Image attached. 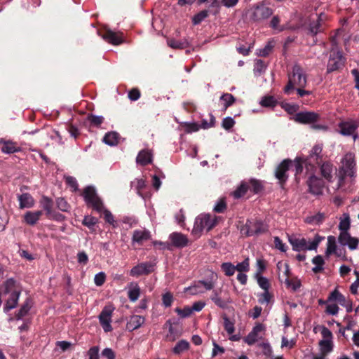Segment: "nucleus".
Listing matches in <instances>:
<instances>
[{"label":"nucleus","instance_id":"obj_6","mask_svg":"<svg viewBox=\"0 0 359 359\" xmlns=\"http://www.w3.org/2000/svg\"><path fill=\"white\" fill-rule=\"evenodd\" d=\"M323 145L320 144L314 145L305 159L306 169H309V166H311V169H313L315 168V165H320L323 162Z\"/></svg>","mask_w":359,"mask_h":359},{"label":"nucleus","instance_id":"obj_3","mask_svg":"<svg viewBox=\"0 0 359 359\" xmlns=\"http://www.w3.org/2000/svg\"><path fill=\"white\" fill-rule=\"evenodd\" d=\"M323 238L319 235H316L313 241L308 245L307 241L305 238H299L295 236H290L288 241L292 247V250L294 251L302 250H316Z\"/></svg>","mask_w":359,"mask_h":359},{"label":"nucleus","instance_id":"obj_63","mask_svg":"<svg viewBox=\"0 0 359 359\" xmlns=\"http://www.w3.org/2000/svg\"><path fill=\"white\" fill-rule=\"evenodd\" d=\"M266 66L264 62L262 60H257L255 64V72H258L259 74L265 71Z\"/></svg>","mask_w":359,"mask_h":359},{"label":"nucleus","instance_id":"obj_31","mask_svg":"<svg viewBox=\"0 0 359 359\" xmlns=\"http://www.w3.org/2000/svg\"><path fill=\"white\" fill-rule=\"evenodd\" d=\"M211 300L219 308L222 309H226L227 307L228 304L231 302V300L230 298H228L227 299H222L217 292V291L214 290L212 292V294L210 297Z\"/></svg>","mask_w":359,"mask_h":359},{"label":"nucleus","instance_id":"obj_40","mask_svg":"<svg viewBox=\"0 0 359 359\" xmlns=\"http://www.w3.org/2000/svg\"><path fill=\"white\" fill-rule=\"evenodd\" d=\"M319 345L320 346L321 353L325 355L330 353L333 349L332 342L330 339H323L320 341Z\"/></svg>","mask_w":359,"mask_h":359},{"label":"nucleus","instance_id":"obj_47","mask_svg":"<svg viewBox=\"0 0 359 359\" xmlns=\"http://www.w3.org/2000/svg\"><path fill=\"white\" fill-rule=\"evenodd\" d=\"M235 270L239 273H245L250 270V259L248 257L245 258L242 262L238 263L234 265Z\"/></svg>","mask_w":359,"mask_h":359},{"label":"nucleus","instance_id":"obj_24","mask_svg":"<svg viewBox=\"0 0 359 359\" xmlns=\"http://www.w3.org/2000/svg\"><path fill=\"white\" fill-rule=\"evenodd\" d=\"M320 165V173L322 176L328 182L332 180V172L334 170L333 165L330 162H322Z\"/></svg>","mask_w":359,"mask_h":359},{"label":"nucleus","instance_id":"obj_16","mask_svg":"<svg viewBox=\"0 0 359 359\" xmlns=\"http://www.w3.org/2000/svg\"><path fill=\"white\" fill-rule=\"evenodd\" d=\"M169 239L171 241L172 245L178 248L186 247L189 243L187 236L180 232H173L170 234Z\"/></svg>","mask_w":359,"mask_h":359},{"label":"nucleus","instance_id":"obj_35","mask_svg":"<svg viewBox=\"0 0 359 359\" xmlns=\"http://www.w3.org/2000/svg\"><path fill=\"white\" fill-rule=\"evenodd\" d=\"M32 307V300L29 298H27L25 302L22 305L20 310L18 311V313L15 315L16 319L20 320L25 316L27 314L29 311L30 310Z\"/></svg>","mask_w":359,"mask_h":359},{"label":"nucleus","instance_id":"obj_34","mask_svg":"<svg viewBox=\"0 0 359 359\" xmlns=\"http://www.w3.org/2000/svg\"><path fill=\"white\" fill-rule=\"evenodd\" d=\"M248 190H249V184L247 183V181H242L241 184L232 193V196L235 198H241L245 195Z\"/></svg>","mask_w":359,"mask_h":359},{"label":"nucleus","instance_id":"obj_30","mask_svg":"<svg viewBox=\"0 0 359 359\" xmlns=\"http://www.w3.org/2000/svg\"><path fill=\"white\" fill-rule=\"evenodd\" d=\"M20 151V147L15 142L11 141L4 142L1 147V151L5 154H13Z\"/></svg>","mask_w":359,"mask_h":359},{"label":"nucleus","instance_id":"obj_22","mask_svg":"<svg viewBox=\"0 0 359 359\" xmlns=\"http://www.w3.org/2000/svg\"><path fill=\"white\" fill-rule=\"evenodd\" d=\"M338 126L339 133L346 136L353 135L358 127L353 121L341 122Z\"/></svg>","mask_w":359,"mask_h":359},{"label":"nucleus","instance_id":"obj_33","mask_svg":"<svg viewBox=\"0 0 359 359\" xmlns=\"http://www.w3.org/2000/svg\"><path fill=\"white\" fill-rule=\"evenodd\" d=\"M325 219V215L322 212H318L316 215L308 216L305 218V222L310 224L319 225L322 224Z\"/></svg>","mask_w":359,"mask_h":359},{"label":"nucleus","instance_id":"obj_54","mask_svg":"<svg viewBox=\"0 0 359 359\" xmlns=\"http://www.w3.org/2000/svg\"><path fill=\"white\" fill-rule=\"evenodd\" d=\"M56 205L59 210L63 212H67L69 210V205L64 198H57Z\"/></svg>","mask_w":359,"mask_h":359},{"label":"nucleus","instance_id":"obj_26","mask_svg":"<svg viewBox=\"0 0 359 359\" xmlns=\"http://www.w3.org/2000/svg\"><path fill=\"white\" fill-rule=\"evenodd\" d=\"M286 288L292 292H297L302 287V282L297 277L286 278L284 280Z\"/></svg>","mask_w":359,"mask_h":359},{"label":"nucleus","instance_id":"obj_23","mask_svg":"<svg viewBox=\"0 0 359 359\" xmlns=\"http://www.w3.org/2000/svg\"><path fill=\"white\" fill-rule=\"evenodd\" d=\"M144 321L145 319L143 316L138 315L132 316L126 324V329L129 331H133L140 327Z\"/></svg>","mask_w":359,"mask_h":359},{"label":"nucleus","instance_id":"obj_5","mask_svg":"<svg viewBox=\"0 0 359 359\" xmlns=\"http://www.w3.org/2000/svg\"><path fill=\"white\" fill-rule=\"evenodd\" d=\"M241 231L247 236H258L268 231V226L261 221H248Z\"/></svg>","mask_w":359,"mask_h":359},{"label":"nucleus","instance_id":"obj_25","mask_svg":"<svg viewBox=\"0 0 359 359\" xmlns=\"http://www.w3.org/2000/svg\"><path fill=\"white\" fill-rule=\"evenodd\" d=\"M20 295V291H13L8 299L6 301L5 306L4 307V310L5 312H8L10 310L16 307L19 297Z\"/></svg>","mask_w":359,"mask_h":359},{"label":"nucleus","instance_id":"obj_44","mask_svg":"<svg viewBox=\"0 0 359 359\" xmlns=\"http://www.w3.org/2000/svg\"><path fill=\"white\" fill-rule=\"evenodd\" d=\"M343 216L344 218L341 219L339 224V229L341 231V232H348V230L351 226L350 217L347 213H344Z\"/></svg>","mask_w":359,"mask_h":359},{"label":"nucleus","instance_id":"obj_41","mask_svg":"<svg viewBox=\"0 0 359 359\" xmlns=\"http://www.w3.org/2000/svg\"><path fill=\"white\" fill-rule=\"evenodd\" d=\"M220 100L223 102V109L225 111L236 102V98L230 93H224L220 97Z\"/></svg>","mask_w":359,"mask_h":359},{"label":"nucleus","instance_id":"obj_56","mask_svg":"<svg viewBox=\"0 0 359 359\" xmlns=\"http://www.w3.org/2000/svg\"><path fill=\"white\" fill-rule=\"evenodd\" d=\"M276 104V101L272 96L264 97L260 101V104L266 107H274Z\"/></svg>","mask_w":359,"mask_h":359},{"label":"nucleus","instance_id":"obj_61","mask_svg":"<svg viewBox=\"0 0 359 359\" xmlns=\"http://www.w3.org/2000/svg\"><path fill=\"white\" fill-rule=\"evenodd\" d=\"M271 298L272 295L269 293V290H266L259 295V302L262 304H268Z\"/></svg>","mask_w":359,"mask_h":359},{"label":"nucleus","instance_id":"obj_10","mask_svg":"<svg viewBox=\"0 0 359 359\" xmlns=\"http://www.w3.org/2000/svg\"><path fill=\"white\" fill-rule=\"evenodd\" d=\"M344 65V57L341 52L337 51L330 54L327 67V72L330 73L338 70Z\"/></svg>","mask_w":359,"mask_h":359},{"label":"nucleus","instance_id":"obj_28","mask_svg":"<svg viewBox=\"0 0 359 359\" xmlns=\"http://www.w3.org/2000/svg\"><path fill=\"white\" fill-rule=\"evenodd\" d=\"M42 215V211H28L25 214L24 219L25 222L29 225H34L39 220L41 216Z\"/></svg>","mask_w":359,"mask_h":359},{"label":"nucleus","instance_id":"obj_43","mask_svg":"<svg viewBox=\"0 0 359 359\" xmlns=\"http://www.w3.org/2000/svg\"><path fill=\"white\" fill-rule=\"evenodd\" d=\"M222 319L224 320V330L229 334H232L235 332L234 321L231 320L226 314L222 315Z\"/></svg>","mask_w":359,"mask_h":359},{"label":"nucleus","instance_id":"obj_45","mask_svg":"<svg viewBox=\"0 0 359 359\" xmlns=\"http://www.w3.org/2000/svg\"><path fill=\"white\" fill-rule=\"evenodd\" d=\"M336 250L337 245L335 237L333 236H330L327 238V246L325 251V254L327 256H329L331 254L336 252Z\"/></svg>","mask_w":359,"mask_h":359},{"label":"nucleus","instance_id":"obj_58","mask_svg":"<svg viewBox=\"0 0 359 359\" xmlns=\"http://www.w3.org/2000/svg\"><path fill=\"white\" fill-rule=\"evenodd\" d=\"M175 311L182 318L189 317L193 312V309H191V307L189 306H186L184 309L176 308Z\"/></svg>","mask_w":359,"mask_h":359},{"label":"nucleus","instance_id":"obj_27","mask_svg":"<svg viewBox=\"0 0 359 359\" xmlns=\"http://www.w3.org/2000/svg\"><path fill=\"white\" fill-rule=\"evenodd\" d=\"M247 183L249 184V189L255 194H258L264 190V182L259 180L251 178Z\"/></svg>","mask_w":359,"mask_h":359},{"label":"nucleus","instance_id":"obj_29","mask_svg":"<svg viewBox=\"0 0 359 359\" xmlns=\"http://www.w3.org/2000/svg\"><path fill=\"white\" fill-rule=\"evenodd\" d=\"M18 200L20 202V208L22 209L25 208H32L34 203L33 197L28 193L20 195L18 196Z\"/></svg>","mask_w":359,"mask_h":359},{"label":"nucleus","instance_id":"obj_39","mask_svg":"<svg viewBox=\"0 0 359 359\" xmlns=\"http://www.w3.org/2000/svg\"><path fill=\"white\" fill-rule=\"evenodd\" d=\"M166 325H169V329L165 339L168 341H175L180 336V333L173 327L170 320H168Z\"/></svg>","mask_w":359,"mask_h":359},{"label":"nucleus","instance_id":"obj_64","mask_svg":"<svg viewBox=\"0 0 359 359\" xmlns=\"http://www.w3.org/2000/svg\"><path fill=\"white\" fill-rule=\"evenodd\" d=\"M88 359H99L98 346H93L88 351Z\"/></svg>","mask_w":359,"mask_h":359},{"label":"nucleus","instance_id":"obj_13","mask_svg":"<svg viewBox=\"0 0 359 359\" xmlns=\"http://www.w3.org/2000/svg\"><path fill=\"white\" fill-rule=\"evenodd\" d=\"M154 265L150 262H142L131 269L130 275L133 277L148 275L154 271Z\"/></svg>","mask_w":359,"mask_h":359},{"label":"nucleus","instance_id":"obj_2","mask_svg":"<svg viewBox=\"0 0 359 359\" xmlns=\"http://www.w3.org/2000/svg\"><path fill=\"white\" fill-rule=\"evenodd\" d=\"M82 196L88 207L92 208L97 212H102L104 209L103 203L98 196L96 190L92 186L86 187L83 191Z\"/></svg>","mask_w":359,"mask_h":359},{"label":"nucleus","instance_id":"obj_9","mask_svg":"<svg viewBox=\"0 0 359 359\" xmlns=\"http://www.w3.org/2000/svg\"><path fill=\"white\" fill-rule=\"evenodd\" d=\"M341 163L342 165L340 172H343L344 177H353L355 172V161L354 154L352 153L346 154L341 161Z\"/></svg>","mask_w":359,"mask_h":359},{"label":"nucleus","instance_id":"obj_62","mask_svg":"<svg viewBox=\"0 0 359 359\" xmlns=\"http://www.w3.org/2000/svg\"><path fill=\"white\" fill-rule=\"evenodd\" d=\"M234 125H235V121L233 120V118L229 117V116L224 118L223 119L222 123V126L225 130H227L232 128Z\"/></svg>","mask_w":359,"mask_h":359},{"label":"nucleus","instance_id":"obj_42","mask_svg":"<svg viewBox=\"0 0 359 359\" xmlns=\"http://www.w3.org/2000/svg\"><path fill=\"white\" fill-rule=\"evenodd\" d=\"M312 262L313 264L316 265V266L312 269V271L315 273L321 272L323 270V265L325 264V262L321 255H317L314 257L312 259Z\"/></svg>","mask_w":359,"mask_h":359},{"label":"nucleus","instance_id":"obj_20","mask_svg":"<svg viewBox=\"0 0 359 359\" xmlns=\"http://www.w3.org/2000/svg\"><path fill=\"white\" fill-rule=\"evenodd\" d=\"M151 238L150 232L146 229H137L133 231L132 243L142 245L144 242Z\"/></svg>","mask_w":359,"mask_h":359},{"label":"nucleus","instance_id":"obj_14","mask_svg":"<svg viewBox=\"0 0 359 359\" xmlns=\"http://www.w3.org/2000/svg\"><path fill=\"white\" fill-rule=\"evenodd\" d=\"M339 243L342 245H347L351 250H355L359 244V239L352 237L348 232H340L338 237Z\"/></svg>","mask_w":359,"mask_h":359},{"label":"nucleus","instance_id":"obj_37","mask_svg":"<svg viewBox=\"0 0 359 359\" xmlns=\"http://www.w3.org/2000/svg\"><path fill=\"white\" fill-rule=\"evenodd\" d=\"M168 45L175 49H184L189 47V44L187 40L178 41L175 39H169L167 41Z\"/></svg>","mask_w":359,"mask_h":359},{"label":"nucleus","instance_id":"obj_50","mask_svg":"<svg viewBox=\"0 0 359 359\" xmlns=\"http://www.w3.org/2000/svg\"><path fill=\"white\" fill-rule=\"evenodd\" d=\"M4 293H12L13 291H17L15 289V281L13 278H9L6 280L4 284Z\"/></svg>","mask_w":359,"mask_h":359},{"label":"nucleus","instance_id":"obj_21","mask_svg":"<svg viewBox=\"0 0 359 359\" xmlns=\"http://www.w3.org/2000/svg\"><path fill=\"white\" fill-rule=\"evenodd\" d=\"M153 158V154L151 150L149 149H143L141 150L136 158L137 163L144 166L149 163H151Z\"/></svg>","mask_w":359,"mask_h":359},{"label":"nucleus","instance_id":"obj_46","mask_svg":"<svg viewBox=\"0 0 359 359\" xmlns=\"http://www.w3.org/2000/svg\"><path fill=\"white\" fill-rule=\"evenodd\" d=\"M189 348V343L186 340L179 341L173 348V352L176 354H180L182 352L188 350Z\"/></svg>","mask_w":359,"mask_h":359},{"label":"nucleus","instance_id":"obj_51","mask_svg":"<svg viewBox=\"0 0 359 359\" xmlns=\"http://www.w3.org/2000/svg\"><path fill=\"white\" fill-rule=\"evenodd\" d=\"M97 223V219L90 215L85 216L82 222V224L89 229H93Z\"/></svg>","mask_w":359,"mask_h":359},{"label":"nucleus","instance_id":"obj_17","mask_svg":"<svg viewBox=\"0 0 359 359\" xmlns=\"http://www.w3.org/2000/svg\"><path fill=\"white\" fill-rule=\"evenodd\" d=\"M264 330V326L262 324L259 323L253 327L252 330L245 338V342L250 346L253 345L259 339H262V337H260L259 334Z\"/></svg>","mask_w":359,"mask_h":359},{"label":"nucleus","instance_id":"obj_4","mask_svg":"<svg viewBox=\"0 0 359 359\" xmlns=\"http://www.w3.org/2000/svg\"><path fill=\"white\" fill-rule=\"evenodd\" d=\"M217 224V217L209 214H201L195 220L194 231L201 232L204 229L208 231L213 229Z\"/></svg>","mask_w":359,"mask_h":359},{"label":"nucleus","instance_id":"obj_52","mask_svg":"<svg viewBox=\"0 0 359 359\" xmlns=\"http://www.w3.org/2000/svg\"><path fill=\"white\" fill-rule=\"evenodd\" d=\"M185 292H189L191 295H196L197 294L203 293L204 290L202 289L200 283L198 282L197 283L185 288Z\"/></svg>","mask_w":359,"mask_h":359},{"label":"nucleus","instance_id":"obj_1","mask_svg":"<svg viewBox=\"0 0 359 359\" xmlns=\"http://www.w3.org/2000/svg\"><path fill=\"white\" fill-rule=\"evenodd\" d=\"M306 83V76L303 69L299 65H294L292 73L288 74V83L284 88V93L290 95L295 87L304 88Z\"/></svg>","mask_w":359,"mask_h":359},{"label":"nucleus","instance_id":"obj_11","mask_svg":"<svg viewBox=\"0 0 359 359\" xmlns=\"http://www.w3.org/2000/svg\"><path fill=\"white\" fill-rule=\"evenodd\" d=\"M309 187V191L313 195H320L323 194V189L324 187V181L323 179L318 177L312 174L306 181Z\"/></svg>","mask_w":359,"mask_h":359},{"label":"nucleus","instance_id":"obj_48","mask_svg":"<svg viewBox=\"0 0 359 359\" xmlns=\"http://www.w3.org/2000/svg\"><path fill=\"white\" fill-rule=\"evenodd\" d=\"M221 269L226 276H231L235 273L234 265L231 262H224L221 264Z\"/></svg>","mask_w":359,"mask_h":359},{"label":"nucleus","instance_id":"obj_32","mask_svg":"<svg viewBox=\"0 0 359 359\" xmlns=\"http://www.w3.org/2000/svg\"><path fill=\"white\" fill-rule=\"evenodd\" d=\"M120 135L116 132H109L103 137V142L109 146H115L118 143Z\"/></svg>","mask_w":359,"mask_h":359},{"label":"nucleus","instance_id":"obj_55","mask_svg":"<svg viewBox=\"0 0 359 359\" xmlns=\"http://www.w3.org/2000/svg\"><path fill=\"white\" fill-rule=\"evenodd\" d=\"M305 164V159L302 160V158H296L293 161V165L295 168V175L300 174L303 170V164Z\"/></svg>","mask_w":359,"mask_h":359},{"label":"nucleus","instance_id":"obj_12","mask_svg":"<svg viewBox=\"0 0 359 359\" xmlns=\"http://www.w3.org/2000/svg\"><path fill=\"white\" fill-rule=\"evenodd\" d=\"M273 14L272 10L264 4L255 6L251 13V18L254 21H262L269 18Z\"/></svg>","mask_w":359,"mask_h":359},{"label":"nucleus","instance_id":"obj_57","mask_svg":"<svg viewBox=\"0 0 359 359\" xmlns=\"http://www.w3.org/2000/svg\"><path fill=\"white\" fill-rule=\"evenodd\" d=\"M210 116V121H208L207 120L203 119L201 121V123L200 125V127L203 129H208L209 128L213 127L215 123V118L212 114H209Z\"/></svg>","mask_w":359,"mask_h":359},{"label":"nucleus","instance_id":"obj_19","mask_svg":"<svg viewBox=\"0 0 359 359\" xmlns=\"http://www.w3.org/2000/svg\"><path fill=\"white\" fill-rule=\"evenodd\" d=\"M322 14L316 15L315 18H312V22L309 25L308 34L312 36H316L318 33L323 31L322 28Z\"/></svg>","mask_w":359,"mask_h":359},{"label":"nucleus","instance_id":"obj_7","mask_svg":"<svg viewBox=\"0 0 359 359\" xmlns=\"http://www.w3.org/2000/svg\"><path fill=\"white\" fill-rule=\"evenodd\" d=\"M114 311L113 305H106L100 313L98 318L101 326L105 332H109L112 330L111 325L112 313Z\"/></svg>","mask_w":359,"mask_h":359},{"label":"nucleus","instance_id":"obj_49","mask_svg":"<svg viewBox=\"0 0 359 359\" xmlns=\"http://www.w3.org/2000/svg\"><path fill=\"white\" fill-rule=\"evenodd\" d=\"M104 117L102 116H95L93 114L88 115V121L90 124L95 127H99L104 121Z\"/></svg>","mask_w":359,"mask_h":359},{"label":"nucleus","instance_id":"obj_60","mask_svg":"<svg viewBox=\"0 0 359 359\" xmlns=\"http://www.w3.org/2000/svg\"><path fill=\"white\" fill-rule=\"evenodd\" d=\"M163 304L165 307H170L173 302V296L171 292H168L163 294L162 297Z\"/></svg>","mask_w":359,"mask_h":359},{"label":"nucleus","instance_id":"obj_8","mask_svg":"<svg viewBox=\"0 0 359 359\" xmlns=\"http://www.w3.org/2000/svg\"><path fill=\"white\" fill-rule=\"evenodd\" d=\"M293 166V161L289 158L284 159L276 168L275 177L282 186L288 179L287 171Z\"/></svg>","mask_w":359,"mask_h":359},{"label":"nucleus","instance_id":"obj_18","mask_svg":"<svg viewBox=\"0 0 359 359\" xmlns=\"http://www.w3.org/2000/svg\"><path fill=\"white\" fill-rule=\"evenodd\" d=\"M102 38L113 45H119L123 41L121 33L115 32L111 29H107L103 34Z\"/></svg>","mask_w":359,"mask_h":359},{"label":"nucleus","instance_id":"obj_53","mask_svg":"<svg viewBox=\"0 0 359 359\" xmlns=\"http://www.w3.org/2000/svg\"><path fill=\"white\" fill-rule=\"evenodd\" d=\"M208 16V11L203 10L195 15L193 18V23L194 25L200 24L204 19Z\"/></svg>","mask_w":359,"mask_h":359},{"label":"nucleus","instance_id":"obj_59","mask_svg":"<svg viewBox=\"0 0 359 359\" xmlns=\"http://www.w3.org/2000/svg\"><path fill=\"white\" fill-rule=\"evenodd\" d=\"M257 283L264 291L269 290L270 288V283L269 280L264 276H259L257 278Z\"/></svg>","mask_w":359,"mask_h":359},{"label":"nucleus","instance_id":"obj_36","mask_svg":"<svg viewBox=\"0 0 359 359\" xmlns=\"http://www.w3.org/2000/svg\"><path fill=\"white\" fill-rule=\"evenodd\" d=\"M140 294V288L137 283H131L128 292V297L131 302L138 299Z\"/></svg>","mask_w":359,"mask_h":359},{"label":"nucleus","instance_id":"obj_15","mask_svg":"<svg viewBox=\"0 0 359 359\" xmlns=\"http://www.w3.org/2000/svg\"><path fill=\"white\" fill-rule=\"evenodd\" d=\"M297 122L304 124L316 123L319 120V115L312 111H302L295 115Z\"/></svg>","mask_w":359,"mask_h":359},{"label":"nucleus","instance_id":"obj_38","mask_svg":"<svg viewBox=\"0 0 359 359\" xmlns=\"http://www.w3.org/2000/svg\"><path fill=\"white\" fill-rule=\"evenodd\" d=\"M41 205L46 212V216L50 215L53 211V201L47 196H43L41 201Z\"/></svg>","mask_w":359,"mask_h":359}]
</instances>
